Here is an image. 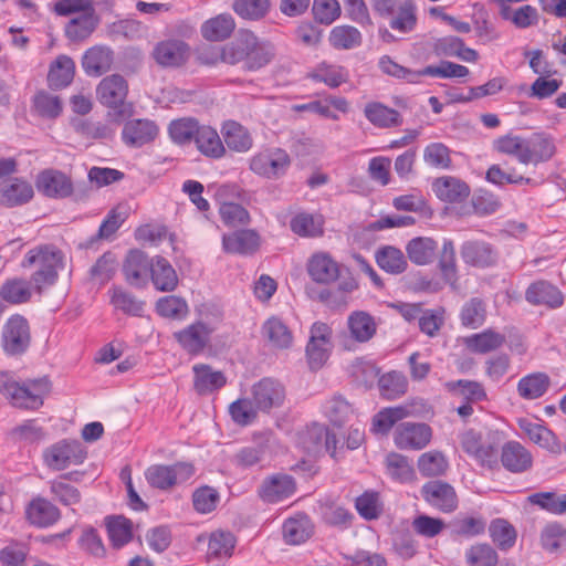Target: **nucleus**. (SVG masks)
Returning <instances> with one entry per match:
<instances>
[{"label": "nucleus", "instance_id": "obj_2", "mask_svg": "<svg viewBox=\"0 0 566 566\" xmlns=\"http://www.w3.org/2000/svg\"><path fill=\"white\" fill-rule=\"evenodd\" d=\"M222 56L223 63H243L247 70H258L271 61L273 49L251 31H241L234 41L222 46Z\"/></svg>", "mask_w": 566, "mask_h": 566}, {"label": "nucleus", "instance_id": "obj_24", "mask_svg": "<svg viewBox=\"0 0 566 566\" xmlns=\"http://www.w3.org/2000/svg\"><path fill=\"white\" fill-rule=\"evenodd\" d=\"M260 243V235L251 229L238 230L222 237V248L231 254H253L259 250Z\"/></svg>", "mask_w": 566, "mask_h": 566}, {"label": "nucleus", "instance_id": "obj_3", "mask_svg": "<svg viewBox=\"0 0 566 566\" xmlns=\"http://www.w3.org/2000/svg\"><path fill=\"white\" fill-rule=\"evenodd\" d=\"M373 8L389 27L399 33H409L417 25V8L412 0H373Z\"/></svg>", "mask_w": 566, "mask_h": 566}, {"label": "nucleus", "instance_id": "obj_11", "mask_svg": "<svg viewBox=\"0 0 566 566\" xmlns=\"http://www.w3.org/2000/svg\"><path fill=\"white\" fill-rule=\"evenodd\" d=\"M158 135V125L149 118H133L125 122L120 134L123 143L133 148L151 144Z\"/></svg>", "mask_w": 566, "mask_h": 566}, {"label": "nucleus", "instance_id": "obj_49", "mask_svg": "<svg viewBox=\"0 0 566 566\" xmlns=\"http://www.w3.org/2000/svg\"><path fill=\"white\" fill-rule=\"evenodd\" d=\"M130 212L127 203H118L112 208L101 223L96 238L101 240H109L116 231L126 221Z\"/></svg>", "mask_w": 566, "mask_h": 566}, {"label": "nucleus", "instance_id": "obj_22", "mask_svg": "<svg viewBox=\"0 0 566 566\" xmlns=\"http://www.w3.org/2000/svg\"><path fill=\"white\" fill-rule=\"evenodd\" d=\"M307 272L316 283L328 284L339 276V264L327 252L312 254L307 261Z\"/></svg>", "mask_w": 566, "mask_h": 566}, {"label": "nucleus", "instance_id": "obj_27", "mask_svg": "<svg viewBox=\"0 0 566 566\" xmlns=\"http://www.w3.org/2000/svg\"><path fill=\"white\" fill-rule=\"evenodd\" d=\"M530 451L517 441H509L502 447L501 463L512 473H522L532 467Z\"/></svg>", "mask_w": 566, "mask_h": 566}, {"label": "nucleus", "instance_id": "obj_8", "mask_svg": "<svg viewBox=\"0 0 566 566\" xmlns=\"http://www.w3.org/2000/svg\"><path fill=\"white\" fill-rule=\"evenodd\" d=\"M30 326L22 315H12L2 327V348L8 355H21L30 345Z\"/></svg>", "mask_w": 566, "mask_h": 566}, {"label": "nucleus", "instance_id": "obj_37", "mask_svg": "<svg viewBox=\"0 0 566 566\" xmlns=\"http://www.w3.org/2000/svg\"><path fill=\"white\" fill-rule=\"evenodd\" d=\"M99 22L95 11L81 13L65 25V35L73 42H81L91 36Z\"/></svg>", "mask_w": 566, "mask_h": 566}, {"label": "nucleus", "instance_id": "obj_5", "mask_svg": "<svg viewBox=\"0 0 566 566\" xmlns=\"http://www.w3.org/2000/svg\"><path fill=\"white\" fill-rule=\"evenodd\" d=\"M295 446L307 453H318L325 450L331 457H336L337 439L327 427L313 423L295 433Z\"/></svg>", "mask_w": 566, "mask_h": 566}, {"label": "nucleus", "instance_id": "obj_41", "mask_svg": "<svg viewBox=\"0 0 566 566\" xmlns=\"http://www.w3.org/2000/svg\"><path fill=\"white\" fill-rule=\"evenodd\" d=\"M109 302L115 310L130 316H142L145 310V302L138 300L133 293L122 286H113L108 291Z\"/></svg>", "mask_w": 566, "mask_h": 566}, {"label": "nucleus", "instance_id": "obj_18", "mask_svg": "<svg viewBox=\"0 0 566 566\" xmlns=\"http://www.w3.org/2000/svg\"><path fill=\"white\" fill-rule=\"evenodd\" d=\"M153 260L140 250H130L123 264V273L128 284L137 287L145 286L150 274Z\"/></svg>", "mask_w": 566, "mask_h": 566}, {"label": "nucleus", "instance_id": "obj_60", "mask_svg": "<svg viewBox=\"0 0 566 566\" xmlns=\"http://www.w3.org/2000/svg\"><path fill=\"white\" fill-rule=\"evenodd\" d=\"M541 543L551 554L566 549V528L558 523L546 525L541 534Z\"/></svg>", "mask_w": 566, "mask_h": 566}, {"label": "nucleus", "instance_id": "obj_19", "mask_svg": "<svg viewBox=\"0 0 566 566\" xmlns=\"http://www.w3.org/2000/svg\"><path fill=\"white\" fill-rule=\"evenodd\" d=\"M332 107L338 112L347 113L349 104L345 97L328 96L324 99H315L305 104L292 105L291 111L296 114L311 113L327 119L338 120L339 116L332 109Z\"/></svg>", "mask_w": 566, "mask_h": 566}, {"label": "nucleus", "instance_id": "obj_61", "mask_svg": "<svg viewBox=\"0 0 566 566\" xmlns=\"http://www.w3.org/2000/svg\"><path fill=\"white\" fill-rule=\"evenodd\" d=\"M423 160L430 167L450 169L452 166L451 150L443 143H430L423 149Z\"/></svg>", "mask_w": 566, "mask_h": 566}, {"label": "nucleus", "instance_id": "obj_51", "mask_svg": "<svg viewBox=\"0 0 566 566\" xmlns=\"http://www.w3.org/2000/svg\"><path fill=\"white\" fill-rule=\"evenodd\" d=\"M32 109L40 117L54 119L62 114L63 104L59 96L39 91L32 98Z\"/></svg>", "mask_w": 566, "mask_h": 566}, {"label": "nucleus", "instance_id": "obj_20", "mask_svg": "<svg viewBox=\"0 0 566 566\" xmlns=\"http://www.w3.org/2000/svg\"><path fill=\"white\" fill-rule=\"evenodd\" d=\"M28 522L36 527L45 528L55 524L61 512L56 505L42 496L33 497L25 507Z\"/></svg>", "mask_w": 566, "mask_h": 566}, {"label": "nucleus", "instance_id": "obj_52", "mask_svg": "<svg viewBox=\"0 0 566 566\" xmlns=\"http://www.w3.org/2000/svg\"><path fill=\"white\" fill-rule=\"evenodd\" d=\"M376 262L380 269L390 274H400L407 269V260L398 248L387 245L376 253Z\"/></svg>", "mask_w": 566, "mask_h": 566}, {"label": "nucleus", "instance_id": "obj_25", "mask_svg": "<svg viewBox=\"0 0 566 566\" xmlns=\"http://www.w3.org/2000/svg\"><path fill=\"white\" fill-rule=\"evenodd\" d=\"M39 191L51 198H66L73 191L71 179L63 172L49 169L38 176Z\"/></svg>", "mask_w": 566, "mask_h": 566}, {"label": "nucleus", "instance_id": "obj_13", "mask_svg": "<svg viewBox=\"0 0 566 566\" xmlns=\"http://www.w3.org/2000/svg\"><path fill=\"white\" fill-rule=\"evenodd\" d=\"M249 168L259 177L276 179L283 171V150L280 147H266L249 159Z\"/></svg>", "mask_w": 566, "mask_h": 566}, {"label": "nucleus", "instance_id": "obj_12", "mask_svg": "<svg viewBox=\"0 0 566 566\" xmlns=\"http://www.w3.org/2000/svg\"><path fill=\"white\" fill-rule=\"evenodd\" d=\"M424 501L443 513H452L458 507V496L452 485L436 480L426 483L421 489Z\"/></svg>", "mask_w": 566, "mask_h": 566}, {"label": "nucleus", "instance_id": "obj_44", "mask_svg": "<svg viewBox=\"0 0 566 566\" xmlns=\"http://www.w3.org/2000/svg\"><path fill=\"white\" fill-rule=\"evenodd\" d=\"M437 249V242L428 237L411 239L406 247L408 258L417 265L431 263L436 256Z\"/></svg>", "mask_w": 566, "mask_h": 566}, {"label": "nucleus", "instance_id": "obj_64", "mask_svg": "<svg viewBox=\"0 0 566 566\" xmlns=\"http://www.w3.org/2000/svg\"><path fill=\"white\" fill-rule=\"evenodd\" d=\"M465 559L469 566H495L497 554L488 544H476L467 551Z\"/></svg>", "mask_w": 566, "mask_h": 566}, {"label": "nucleus", "instance_id": "obj_48", "mask_svg": "<svg viewBox=\"0 0 566 566\" xmlns=\"http://www.w3.org/2000/svg\"><path fill=\"white\" fill-rule=\"evenodd\" d=\"M72 475L73 473L62 474L49 482L53 497L65 506L75 505L81 501L78 489L69 482Z\"/></svg>", "mask_w": 566, "mask_h": 566}, {"label": "nucleus", "instance_id": "obj_55", "mask_svg": "<svg viewBox=\"0 0 566 566\" xmlns=\"http://www.w3.org/2000/svg\"><path fill=\"white\" fill-rule=\"evenodd\" d=\"M527 501L554 515H563L566 513V494L537 492L528 495Z\"/></svg>", "mask_w": 566, "mask_h": 566}, {"label": "nucleus", "instance_id": "obj_40", "mask_svg": "<svg viewBox=\"0 0 566 566\" xmlns=\"http://www.w3.org/2000/svg\"><path fill=\"white\" fill-rule=\"evenodd\" d=\"M386 473L398 483H410L416 480L415 469L406 455L390 452L385 459Z\"/></svg>", "mask_w": 566, "mask_h": 566}, {"label": "nucleus", "instance_id": "obj_31", "mask_svg": "<svg viewBox=\"0 0 566 566\" xmlns=\"http://www.w3.org/2000/svg\"><path fill=\"white\" fill-rule=\"evenodd\" d=\"M221 135L226 146L235 153H247L253 146L250 132L235 120H227L221 126Z\"/></svg>", "mask_w": 566, "mask_h": 566}, {"label": "nucleus", "instance_id": "obj_53", "mask_svg": "<svg viewBox=\"0 0 566 566\" xmlns=\"http://www.w3.org/2000/svg\"><path fill=\"white\" fill-rule=\"evenodd\" d=\"M196 389H220L227 385L223 373L213 369L206 364H198L192 367Z\"/></svg>", "mask_w": 566, "mask_h": 566}, {"label": "nucleus", "instance_id": "obj_45", "mask_svg": "<svg viewBox=\"0 0 566 566\" xmlns=\"http://www.w3.org/2000/svg\"><path fill=\"white\" fill-rule=\"evenodd\" d=\"M260 441L254 446L241 448L234 455V463L243 469L251 468L260 463L270 449L271 434L262 433Z\"/></svg>", "mask_w": 566, "mask_h": 566}, {"label": "nucleus", "instance_id": "obj_57", "mask_svg": "<svg viewBox=\"0 0 566 566\" xmlns=\"http://www.w3.org/2000/svg\"><path fill=\"white\" fill-rule=\"evenodd\" d=\"M448 460L440 451L422 453L418 459V469L423 476L433 478L446 473Z\"/></svg>", "mask_w": 566, "mask_h": 566}, {"label": "nucleus", "instance_id": "obj_33", "mask_svg": "<svg viewBox=\"0 0 566 566\" xmlns=\"http://www.w3.org/2000/svg\"><path fill=\"white\" fill-rule=\"evenodd\" d=\"M367 120L378 128H391L402 124V117L398 111L379 102H369L364 107Z\"/></svg>", "mask_w": 566, "mask_h": 566}, {"label": "nucleus", "instance_id": "obj_50", "mask_svg": "<svg viewBox=\"0 0 566 566\" xmlns=\"http://www.w3.org/2000/svg\"><path fill=\"white\" fill-rule=\"evenodd\" d=\"M199 127L200 124L196 118L182 117L170 122L168 134L175 144L184 146L195 140Z\"/></svg>", "mask_w": 566, "mask_h": 566}, {"label": "nucleus", "instance_id": "obj_43", "mask_svg": "<svg viewBox=\"0 0 566 566\" xmlns=\"http://www.w3.org/2000/svg\"><path fill=\"white\" fill-rule=\"evenodd\" d=\"M505 340L504 334L489 328L467 337L464 343L471 352L486 354L502 347Z\"/></svg>", "mask_w": 566, "mask_h": 566}, {"label": "nucleus", "instance_id": "obj_46", "mask_svg": "<svg viewBox=\"0 0 566 566\" xmlns=\"http://www.w3.org/2000/svg\"><path fill=\"white\" fill-rule=\"evenodd\" d=\"M234 28L233 18L228 13H221L201 25V34L209 41H222L231 35Z\"/></svg>", "mask_w": 566, "mask_h": 566}, {"label": "nucleus", "instance_id": "obj_6", "mask_svg": "<svg viewBox=\"0 0 566 566\" xmlns=\"http://www.w3.org/2000/svg\"><path fill=\"white\" fill-rule=\"evenodd\" d=\"M86 451L75 440H62L48 448L43 453L44 463L54 471L77 465L86 459Z\"/></svg>", "mask_w": 566, "mask_h": 566}, {"label": "nucleus", "instance_id": "obj_39", "mask_svg": "<svg viewBox=\"0 0 566 566\" xmlns=\"http://www.w3.org/2000/svg\"><path fill=\"white\" fill-rule=\"evenodd\" d=\"M493 147L501 154L515 157L523 165H530L528 138L507 134L495 139Z\"/></svg>", "mask_w": 566, "mask_h": 566}, {"label": "nucleus", "instance_id": "obj_38", "mask_svg": "<svg viewBox=\"0 0 566 566\" xmlns=\"http://www.w3.org/2000/svg\"><path fill=\"white\" fill-rule=\"evenodd\" d=\"M324 218L322 214L300 212L290 221L291 230L303 238H319L324 234Z\"/></svg>", "mask_w": 566, "mask_h": 566}, {"label": "nucleus", "instance_id": "obj_34", "mask_svg": "<svg viewBox=\"0 0 566 566\" xmlns=\"http://www.w3.org/2000/svg\"><path fill=\"white\" fill-rule=\"evenodd\" d=\"M313 533L314 525L304 513H297L285 520V544L301 545L307 542Z\"/></svg>", "mask_w": 566, "mask_h": 566}, {"label": "nucleus", "instance_id": "obj_1", "mask_svg": "<svg viewBox=\"0 0 566 566\" xmlns=\"http://www.w3.org/2000/svg\"><path fill=\"white\" fill-rule=\"evenodd\" d=\"M63 259L62 251L53 244L36 245L25 253L21 266L34 270L31 277L39 297L56 283L59 272L63 269Z\"/></svg>", "mask_w": 566, "mask_h": 566}, {"label": "nucleus", "instance_id": "obj_36", "mask_svg": "<svg viewBox=\"0 0 566 566\" xmlns=\"http://www.w3.org/2000/svg\"><path fill=\"white\" fill-rule=\"evenodd\" d=\"M348 329L353 339L367 343L377 332L375 318L365 311L353 312L347 319Z\"/></svg>", "mask_w": 566, "mask_h": 566}, {"label": "nucleus", "instance_id": "obj_4", "mask_svg": "<svg viewBox=\"0 0 566 566\" xmlns=\"http://www.w3.org/2000/svg\"><path fill=\"white\" fill-rule=\"evenodd\" d=\"M195 474V468L188 462L170 465L153 464L145 470L147 483L157 490L168 491L179 483L188 481Z\"/></svg>", "mask_w": 566, "mask_h": 566}, {"label": "nucleus", "instance_id": "obj_62", "mask_svg": "<svg viewBox=\"0 0 566 566\" xmlns=\"http://www.w3.org/2000/svg\"><path fill=\"white\" fill-rule=\"evenodd\" d=\"M411 526L417 535L433 538L441 534L447 525L442 518L419 514L412 520Z\"/></svg>", "mask_w": 566, "mask_h": 566}, {"label": "nucleus", "instance_id": "obj_10", "mask_svg": "<svg viewBox=\"0 0 566 566\" xmlns=\"http://www.w3.org/2000/svg\"><path fill=\"white\" fill-rule=\"evenodd\" d=\"M432 438L430 426L422 422H401L394 430L395 446L400 450H421Z\"/></svg>", "mask_w": 566, "mask_h": 566}, {"label": "nucleus", "instance_id": "obj_14", "mask_svg": "<svg viewBox=\"0 0 566 566\" xmlns=\"http://www.w3.org/2000/svg\"><path fill=\"white\" fill-rule=\"evenodd\" d=\"M34 196L33 186L21 177H12L0 185V206L15 208L27 205Z\"/></svg>", "mask_w": 566, "mask_h": 566}, {"label": "nucleus", "instance_id": "obj_17", "mask_svg": "<svg viewBox=\"0 0 566 566\" xmlns=\"http://www.w3.org/2000/svg\"><path fill=\"white\" fill-rule=\"evenodd\" d=\"M461 258L464 263L475 268H490L496 264L497 251L488 242L472 240L461 245Z\"/></svg>", "mask_w": 566, "mask_h": 566}, {"label": "nucleus", "instance_id": "obj_47", "mask_svg": "<svg viewBox=\"0 0 566 566\" xmlns=\"http://www.w3.org/2000/svg\"><path fill=\"white\" fill-rule=\"evenodd\" d=\"M411 413L408 406L385 408L373 418L371 431L376 434H387L396 422Z\"/></svg>", "mask_w": 566, "mask_h": 566}, {"label": "nucleus", "instance_id": "obj_7", "mask_svg": "<svg viewBox=\"0 0 566 566\" xmlns=\"http://www.w3.org/2000/svg\"><path fill=\"white\" fill-rule=\"evenodd\" d=\"M273 405V398L268 391H253L252 398H240L233 401L229 407L232 420L241 426L252 424L260 410H269Z\"/></svg>", "mask_w": 566, "mask_h": 566}, {"label": "nucleus", "instance_id": "obj_56", "mask_svg": "<svg viewBox=\"0 0 566 566\" xmlns=\"http://www.w3.org/2000/svg\"><path fill=\"white\" fill-rule=\"evenodd\" d=\"M107 534L112 545L119 548L133 537L132 522L124 516H112L106 522Z\"/></svg>", "mask_w": 566, "mask_h": 566}, {"label": "nucleus", "instance_id": "obj_15", "mask_svg": "<svg viewBox=\"0 0 566 566\" xmlns=\"http://www.w3.org/2000/svg\"><path fill=\"white\" fill-rule=\"evenodd\" d=\"M128 94L127 81L119 74L104 77L96 87V95L101 104L108 108H118L124 105Z\"/></svg>", "mask_w": 566, "mask_h": 566}, {"label": "nucleus", "instance_id": "obj_16", "mask_svg": "<svg viewBox=\"0 0 566 566\" xmlns=\"http://www.w3.org/2000/svg\"><path fill=\"white\" fill-rule=\"evenodd\" d=\"M189 45L176 39L165 40L156 44L153 51L155 61L165 67H178L189 57Z\"/></svg>", "mask_w": 566, "mask_h": 566}, {"label": "nucleus", "instance_id": "obj_35", "mask_svg": "<svg viewBox=\"0 0 566 566\" xmlns=\"http://www.w3.org/2000/svg\"><path fill=\"white\" fill-rule=\"evenodd\" d=\"M75 74V63L67 55H59L50 65L48 84L53 90L69 86Z\"/></svg>", "mask_w": 566, "mask_h": 566}, {"label": "nucleus", "instance_id": "obj_58", "mask_svg": "<svg viewBox=\"0 0 566 566\" xmlns=\"http://www.w3.org/2000/svg\"><path fill=\"white\" fill-rule=\"evenodd\" d=\"M349 375L356 386L370 388L379 376V369L374 363L358 358L350 365Z\"/></svg>", "mask_w": 566, "mask_h": 566}, {"label": "nucleus", "instance_id": "obj_42", "mask_svg": "<svg viewBox=\"0 0 566 566\" xmlns=\"http://www.w3.org/2000/svg\"><path fill=\"white\" fill-rule=\"evenodd\" d=\"M235 543V537L231 532L221 530L212 532L208 541V559L230 558L233 554Z\"/></svg>", "mask_w": 566, "mask_h": 566}, {"label": "nucleus", "instance_id": "obj_9", "mask_svg": "<svg viewBox=\"0 0 566 566\" xmlns=\"http://www.w3.org/2000/svg\"><path fill=\"white\" fill-rule=\"evenodd\" d=\"M217 326L211 323L197 321L174 334L175 339L190 355H199L210 343Z\"/></svg>", "mask_w": 566, "mask_h": 566}, {"label": "nucleus", "instance_id": "obj_26", "mask_svg": "<svg viewBox=\"0 0 566 566\" xmlns=\"http://www.w3.org/2000/svg\"><path fill=\"white\" fill-rule=\"evenodd\" d=\"M307 77L329 88H337L348 82L349 72L342 65L323 61L310 70Z\"/></svg>", "mask_w": 566, "mask_h": 566}, {"label": "nucleus", "instance_id": "obj_59", "mask_svg": "<svg viewBox=\"0 0 566 566\" xmlns=\"http://www.w3.org/2000/svg\"><path fill=\"white\" fill-rule=\"evenodd\" d=\"M329 43L335 49L349 50L360 45L361 33L355 27L338 25L331 31Z\"/></svg>", "mask_w": 566, "mask_h": 566}, {"label": "nucleus", "instance_id": "obj_63", "mask_svg": "<svg viewBox=\"0 0 566 566\" xmlns=\"http://www.w3.org/2000/svg\"><path fill=\"white\" fill-rule=\"evenodd\" d=\"M490 536L492 541L501 548L507 549L515 544L516 532L515 528L505 520H494L490 527Z\"/></svg>", "mask_w": 566, "mask_h": 566}, {"label": "nucleus", "instance_id": "obj_29", "mask_svg": "<svg viewBox=\"0 0 566 566\" xmlns=\"http://www.w3.org/2000/svg\"><path fill=\"white\" fill-rule=\"evenodd\" d=\"M113 51L105 45L90 48L83 55L82 67L88 76H101L113 64Z\"/></svg>", "mask_w": 566, "mask_h": 566}, {"label": "nucleus", "instance_id": "obj_30", "mask_svg": "<svg viewBox=\"0 0 566 566\" xmlns=\"http://www.w3.org/2000/svg\"><path fill=\"white\" fill-rule=\"evenodd\" d=\"M525 298L531 304L546 305L551 308L559 307L564 302L562 292L546 281H537L531 284L525 292Z\"/></svg>", "mask_w": 566, "mask_h": 566}, {"label": "nucleus", "instance_id": "obj_21", "mask_svg": "<svg viewBox=\"0 0 566 566\" xmlns=\"http://www.w3.org/2000/svg\"><path fill=\"white\" fill-rule=\"evenodd\" d=\"M34 295L38 296V290L31 276L29 280L21 276L10 277L0 286L1 298L13 305L29 303Z\"/></svg>", "mask_w": 566, "mask_h": 566}, {"label": "nucleus", "instance_id": "obj_32", "mask_svg": "<svg viewBox=\"0 0 566 566\" xmlns=\"http://www.w3.org/2000/svg\"><path fill=\"white\" fill-rule=\"evenodd\" d=\"M150 279L157 291L172 292L178 286V275L170 262L163 256L153 260Z\"/></svg>", "mask_w": 566, "mask_h": 566}, {"label": "nucleus", "instance_id": "obj_54", "mask_svg": "<svg viewBox=\"0 0 566 566\" xmlns=\"http://www.w3.org/2000/svg\"><path fill=\"white\" fill-rule=\"evenodd\" d=\"M155 310L159 316L177 321L185 319L189 313L186 300L177 295H167L158 298Z\"/></svg>", "mask_w": 566, "mask_h": 566}, {"label": "nucleus", "instance_id": "obj_23", "mask_svg": "<svg viewBox=\"0 0 566 566\" xmlns=\"http://www.w3.org/2000/svg\"><path fill=\"white\" fill-rule=\"evenodd\" d=\"M432 190L441 201L449 203L462 202L471 192L465 181L453 176L436 178L432 182Z\"/></svg>", "mask_w": 566, "mask_h": 566}, {"label": "nucleus", "instance_id": "obj_28", "mask_svg": "<svg viewBox=\"0 0 566 566\" xmlns=\"http://www.w3.org/2000/svg\"><path fill=\"white\" fill-rule=\"evenodd\" d=\"M193 143L201 155L211 159H220L227 153L219 133L210 125H200Z\"/></svg>", "mask_w": 566, "mask_h": 566}]
</instances>
